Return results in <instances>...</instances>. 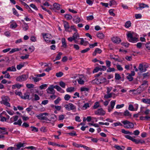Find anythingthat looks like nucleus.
<instances>
[{"label":"nucleus","mask_w":150,"mask_h":150,"mask_svg":"<svg viewBox=\"0 0 150 150\" xmlns=\"http://www.w3.org/2000/svg\"><path fill=\"white\" fill-rule=\"evenodd\" d=\"M30 127L32 128L31 130L33 131H34L35 132H38V128L34 127L33 126H31Z\"/></svg>","instance_id":"51"},{"label":"nucleus","mask_w":150,"mask_h":150,"mask_svg":"<svg viewBox=\"0 0 150 150\" xmlns=\"http://www.w3.org/2000/svg\"><path fill=\"white\" fill-rule=\"evenodd\" d=\"M73 21H74V22L76 23H79L80 21V18L78 16L76 18L74 19L73 20Z\"/></svg>","instance_id":"44"},{"label":"nucleus","mask_w":150,"mask_h":150,"mask_svg":"<svg viewBox=\"0 0 150 150\" xmlns=\"http://www.w3.org/2000/svg\"><path fill=\"white\" fill-rule=\"evenodd\" d=\"M127 75L126 78L129 81H131L133 80V78L132 77V76L130 75V74L127 73Z\"/></svg>","instance_id":"23"},{"label":"nucleus","mask_w":150,"mask_h":150,"mask_svg":"<svg viewBox=\"0 0 150 150\" xmlns=\"http://www.w3.org/2000/svg\"><path fill=\"white\" fill-rule=\"evenodd\" d=\"M142 101L143 103H145L150 105V99H142Z\"/></svg>","instance_id":"25"},{"label":"nucleus","mask_w":150,"mask_h":150,"mask_svg":"<svg viewBox=\"0 0 150 150\" xmlns=\"http://www.w3.org/2000/svg\"><path fill=\"white\" fill-rule=\"evenodd\" d=\"M73 145L74 146L77 147H82L83 146V145L75 143H73Z\"/></svg>","instance_id":"59"},{"label":"nucleus","mask_w":150,"mask_h":150,"mask_svg":"<svg viewBox=\"0 0 150 150\" xmlns=\"http://www.w3.org/2000/svg\"><path fill=\"white\" fill-rule=\"evenodd\" d=\"M123 115L126 116L131 117L132 116V114L129 112L127 110H126L123 113Z\"/></svg>","instance_id":"18"},{"label":"nucleus","mask_w":150,"mask_h":150,"mask_svg":"<svg viewBox=\"0 0 150 150\" xmlns=\"http://www.w3.org/2000/svg\"><path fill=\"white\" fill-rule=\"evenodd\" d=\"M28 78V75L26 74H23L17 77L16 79L17 81L22 82L25 81Z\"/></svg>","instance_id":"3"},{"label":"nucleus","mask_w":150,"mask_h":150,"mask_svg":"<svg viewBox=\"0 0 150 150\" xmlns=\"http://www.w3.org/2000/svg\"><path fill=\"white\" fill-rule=\"evenodd\" d=\"M48 113L47 112H44L43 113H40L38 115H37L36 116L38 117V119L40 120H42V118L43 117V115H48Z\"/></svg>","instance_id":"11"},{"label":"nucleus","mask_w":150,"mask_h":150,"mask_svg":"<svg viewBox=\"0 0 150 150\" xmlns=\"http://www.w3.org/2000/svg\"><path fill=\"white\" fill-rule=\"evenodd\" d=\"M31 77H32V79L33 80V81L35 82H38L41 79V78H37L36 77H34L33 76H31Z\"/></svg>","instance_id":"46"},{"label":"nucleus","mask_w":150,"mask_h":150,"mask_svg":"<svg viewBox=\"0 0 150 150\" xmlns=\"http://www.w3.org/2000/svg\"><path fill=\"white\" fill-rule=\"evenodd\" d=\"M19 50L18 48H13L12 49V50L9 52L10 54H11L14 52L18 51Z\"/></svg>","instance_id":"45"},{"label":"nucleus","mask_w":150,"mask_h":150,"mask_svg":"<svg viewBox=\"0 0 150 150\" xmlns=\"http://www.w3.org/2000/svg\"><path fill=\"white\" fill-rule=\"evenodd\" d=\"M64 17L67 20H70L72 19V16L69 14H66L65 15Z\"/></svg>","instance_id":"39"},{"label":"nucleus","mask_w":150,"mask_h":150,"mask_svg":"<svg viewBox=\"0 0 150 150\" xmlns=\"http://www.w3.org/2000/svg\"><path fill=\"white\" fill-rule=\"evenodd\" d=\"M16 71V68L14 66H12L11 67H9L7 69V71Z\"/></svg>","instance_id":"27"},{"label":"nucleus","mask_w":150,"mask_h":150,"mask_svg":"<svg viewBox=\"0 0 150 150\" xmlns=\"http://www.w3.org/2000/svg\"><path fill=\"white\" fill-rule=\"evenodd\" d=\"M71 98V96L68 94H66L64 97V99L66 100H68Z\"/></svg>","instance_id":"54"},{"label":"nucleus","mask_w":150,"mask_h":150,"mask_svg":"<svg viewBox=\"0 0 150 150\" xmlns=\"http://www.w3.org/2000/svg\"><path fill=\"white\" fill-rule=\"evenodd\" d=\"M131 23L130 21H127L125 25V27L126 28H129L131 26Z\"/></svg>","instance_id":"36"},{"label":"nucleus","mask_w":150,"mask_h":150,"mask_svg":"<svg viewBox=\"0 0 150 150\" xmlns=\"http://www.w3.org/2000/svg\"><path fill=\"white\" fill-rule=\"evenodd\" d=\"M115 78L116 80H119L121 79V77L119 74L116 73L115 74Z\"/></svg>","instance_id":"57"},{"label":"nucleus","mask_w":150,"mask_h":150,"mask_svg":"<svg viewBox=\"0 0 150 150\" xmlns=\"http://www.w3.org/2000/svg\"><path fill=\"white\" fill-rule=\"evenodd\" d=\"M114 10V9H110L109 11L110 15L113 16H115V14L113 12Z\"/></svg>","instance_id":"55"},{"label":"nucleus","mask_w":150,"mask_h":150,"mask_svg":"<svg viewBox=\"0 0 150 150\" xmlns=\"http://www.w3.org/2000/svg\"><path fill=\"white\" fill-rule=\"evenodd\" d=\"M22 21L23 22V25L22 26L23 28L25 31H26L28 29V26L24 22V20H22Z\"/></svg>","instance_id":"17"},{"label":"nucleus","mask_w":150,"mask_h":150,"mask_svg":"<svg viewBox=\"0 0 150 150\" xmlns=\"http://www.w3.org/2000/svg\"><path fill=\"white\" fill-rule=\"evenodd\" d=\"M24 144L21 143V142L18 143L16 145L17 149H19L21 147H23Z\"/></svg>","instance_id":"41"},{"label":"nucleus","mask_w":150,"mask_h":150,"mask_svg":"<svg viewBox=\"0 0 150 150\" xmlns=\"http://www.w3.org/2000/svg\"><path fill=\"white\" fill-rule=\"evenodd\" d=\"M116 100L112 101L110 102V105L112 109H113L115 104Z\"/></svg>","instance_id":"43"},{"label":"nucleus","mask_w":150,"mask_h":150,"mask_svg":"<svg viewBox=\"0 0 150 150\" xmlns=\"http://www.w3.org/2000/svg\"><path fill=\"white\" fill-rule=\"evenodd\" d=\"M99 106V103L98 102H96L93 106V108L94 109H96Z\"/></svg>","instance_id":"60"},{"label":"nucleus","mask_w":150,"mask_h":150,"mask_svg":"<svg viewBox=\"0 0 150 150\" xmlns=\"http://www.w3.org/2000/svg\"><path fill=\"white\" fill-rule=\"evenodd\" d=\"M26 87L28 88H33L34 85L32 84H27L26 85Z\"/></svg>","instance_id":"62"},{"label":"nucleus","mask_w":150,"mask_h":150,"mask_svg":"<svg viewBox=\"0 0 150 150\" xmlns=\"http://www.w3.org/2000/svg\"><path fill=\"white\" fill-rule=\"evenodd\" d=\"M74 87H70L67 88L66 91L67 92H71L74 91Z\"/></svg>","instance_id":"32"},{"label":"nucleus","mask_w":150,"mask_h":150,"mask_svg":"<svg viewBox=\"0 0 150 150\" xmlns=\"http://www.w3.org/2000/svg\"><path fill=\"white\" fill-rule=\"evenodd\" d=\"M115 71V69L113 68L109 67V68L107 70V72H111V71Z\"/></svg>","instance_id":"61"},{"label":"nucleus","mask_w":150,"mask_h":150,"mask_svg":"<svg viewBox=\"0 0 150 150\" xmlns=\"http://www.w3.org/2000/svg\"><path fill=\"white\" fill-rule=\"evenodd\" d=\"M12 10L13 13L17 16H19V14H18L17 11L15 9V8H13Z\"/></svg>","instance_id":"52"},{"label":"nucleus","mask_w":150,"mask_h":150,"mask_svg":"<svg viewBox=\"0 0 150 150\" xmlns=\"http://www.w3.org/2000/svg\"><path fill=\"white\" fill-rule=\"evenodd\" d=\"M30 93H29L26 92L24 94V96H21V98L23 99H28L29 97Z\"/></svg>","instance_id":"12"},{"label":"nucleus","mask_w":150,"mask_h":150,"mask_svg":"<svg viewBox=\"0 0 150 150\" xmlns=\"http://www.w3.org/2000/svg\"><path fill=\"white\" fill-rule=\"evenodd\" d=\"M105 113V112L101 108L95 111V114L100 115H103Z\"/></svg>","instance_id":"7"},{"label":"nucleus","mask_w":150,"mask_h":150,"mask_svg":"<svg viewBox=\"0 0 150 150\" xmlns=\"http://www.w3.org/2000/svg\"><path fill=\"white\" fill-rule=\"evenodd\" d=\"M141 88L140 86H139V88H138L137 89V91H136V92H134L133 94H139L141 93L142 92V91H143V89H141V88Z\"/></svg>","instance_id":"19"},{"label":"nucleus","mask_w":150,"mask_h":150,"mask_svg":"<svg viewBox=\"0 0 150 150\" xmlns=\"http://www.w3.org/2000/svg\"><path fill=\"white\" fill-rule=\"evenodd\" d=\"M61 99L60 97H58L56 100L54 101V103L56 105L57 104L59 103V102L61 101Z\"/></svg>","instance_id":"50"},{"label":"nucleus","mask_w":150,"mask_h":150,"mask_svg":"<svg viewBox=\"0 0 150 150\" xmlns=\"http://www.w3.org/2000/svg\"><path fill=\"white\" fill-rule=\"evenodd\" d=\"M22 122L21 119H20L17 122L15 121L13 124L14 125H18L19 126H21Z\"/></svg>","instance_id":"28"},{"label":"nucleus","mask_w":150,"mask_h":150,"mask_svg":"<svg viewBox=\"0 0 150 150\" xmlns=\"http://www.w3.org/2000/svg\"><path fill=\"white\" fill-rule=\"evenodd\" d=\"M111 40L113 42L117 44H119L121 42V39L117 37H113L112 38Z\"/></svg>","instance_id":"8"},{"label":"nucleus","mask_w":150,"mask_h":150,"mask_svg":"<svg viewBox=\"0 0 150 150\" xmlns=\"http://www.w3.org/2000/svg\"><path fill=\"white\" fill-rule=\"evenodd\" d=\"M109 2V5L110 6L117 4V3L115 0L110 1Z\"/></svg>","instance_id":"37"},{"label":"nucleus","mask_w":150,"mask_h":150,"mask_svg":"<svg viewBox=\"0 0 150 150\" xmlns=\"http://www.w3.org/2000/svg\"><path fill=\"white\" fill-rule=\"evenodd\" d=\"M17 26V25L16 23H13L10 25V27L12 28L15 29Z\"/></svg>","instance_id":"38"},{"label":"nucleus","mask_w":150,"mask_h":150,"mask_svg":"<svg viewBox=\"0 0 150 150\" xmlns=\"http://www.w3.org/2000/svg\"><path fill=\"white\" fill-rule=\"evenodd\" d=\"M53 6L54 8L56 9L57 10H59L60 8V5L59 4L57 3H54L53 4Z\"/></svg>","instance_id":"40"},{"label":"nucleus","mask_w":150,"mask_h":150,"mask_svg":"<svg viewBox=\"0 0 150 150\" xmlns=\"http://www.w3.org/2000/svg\"><path fill=\"white\" fill-rule=\"evenodd\" d=\"M20 1L21 3V4L23 6H25L26 8H29V6L26 3L22 1V0H19Z\"/></svg>","instance_id":"53"},{"label":"nucleus","mask_w":150,"mask_h":150,"mask_svg":"<svg viewBox=\"0 0 150 150\" xmlns=\"http://www.w3.org/2000/svg\"><path fill=\"white\" fill-rule=\"evenodd\" d=\"M80 76L81 77H79V79H77V80L79 84L83 85L84 83L83 79H82L83 77V76L82 75H80Z\"/></svg>","instance_id":"10"},{"label":"nucleus","mask_w":150,"mask_h":150,"mask_svg":"<svg viewBox=\"0 0 150 150\" xmlns=\"http://www.w3.org/2000/svg\"><path fill=\"white\" fill-rule=\"evenodd\" d=\"M127 36L128 38H130L129 40V42H133L137 41V38L135 37H133L132 34L131 33H128L127 34Z\"/></svg>","instance_id":"6"},{"label":"nucleus","mask_w":150,"mask_h":150,"mask_svg":"<svg viewBox=\"0 0 150 150\" xmlns=\"http://www.w3.org/2000/svg\"><path fill=\"white\" fill-rule=\"evenodd\" d=\"M92 82L93 83H96L97 84H100V79L96 78L92 81Z\"/></svg>","instance_id":"29"},{"label":"nucleus","mask_w":150,"mask_h":150,"mask_svg":"<svg viewBox=\"0 0 150 150\" xmlns=\"http://www.w3.org/2000/svg\"><path fill=\"white\" fill-rule=\"evenodd\" d=\"M122 132L125 134H130L132 135L133 134L131 132L125 130V129H122L121 130Z\"/></svg>","instance_id":"30"},{"label":"nucleus","mask_w":150,"mask_h":150,"mask_svg":"<svg viewBox=\"0 0 150 150\" xmlns=\"http://www.w3.org/2000/svg\"><path fill=\"white\" fill-rule=\"evenodd\" d=\"M116 56L118 57L117 58L114 57L112 55H110V59H113L115 61H117L119 62H120L121 61L120 60V59L119 58V57L118 56H115V57Z\"/></svg>","instance_id":"33"},{"label":"nucleus","mask_w":150,"mask_h":150,"mask_svg":"<svg viewBox=\"0 0 150 150\" xmlns=\"http://www.w3.org/2000/svg\"><path fill=\"white\" fill-rule=\"evenodd\" d=\"M63 75V73L61 71L57 73L56 74V76L57 77H60L62 76Z\"/></svg>","instance_id":"42"},{"label":"nucleus","mask_w":150,"mask_h":150,"mask_svg":"<svg viewBox=\"0 0 150 150\" xmlns=\"http://www.w3.org/2000/svg\"><path fill=\"white\" fill-rule=\"evenodd\" d=\"M122 122L124 124V127L126 128L129 129L133 128L134 127L133 124L131 122L127 120H125Z\"/></svg>","instance_id":"2"},{"label":"nucleus","mask_w":150,"mask_h":150,"mask_svg":"<svg viewBox=\"0 0 150 150\" xmlns=\"http://www.w3.org/2000/svg\"><path fill=\"white\" fill-rule=\"evenodd\" d=\"M64 107L68 111L76 109V106L71 103H69L64 105Z\"/></svg>","instance_id":"4"},{"label":"nucleus","mask_w":150,"mask_h":150,"mask_svg":"<svg viewBox=\"0 0 150 150\" xmlns=\"http://www.w3.org/2000/svg\"><path fill=\"white\" fill-rule=\"evenodd\" d=\"M48 144L49 145H52L53 146H59L58 144H57L55 142H48Z\"/></svg>","instance_id":"56"},{"label":"nucleus","mask_w":150,"mask_h":150,"mask_svg":"<svg viewBox=\"0 0 150 150\" xmlns=\"http://www.w3.org/2000/svg\"><path fill=\"white\" fill-rule=\"evenodd\" d=\"M149 73L147 72L146 73H145L142 74V76L144 78H148L149 76Z\"/></svg>","instance_id":"47"},{"label":"nucleus","mask_w":150,"mask_h":150,"mask_svg":"<svg viewBox=\"0 0 150 150\" xmlns=\"http://www.w3.org/2000/svg\"><path fill=\"white\" fill-rule=\"evenodd\" d=\"M64 22V26L66 31H67L69 28V23L66 21H63Z\"/></svg>","instance_id":"15"},{"label":"nucleus","mask_w":150,"mask_h":150,"mask_svg":"<svg viewBox=\"0 0 150 150\" xmlns=\"http://www.w3.org/2000/svg\"><path fill=\"white\" fill-rule=\"evenodd\" d=\"M100 84L106 82V84H108L109 83V81H107V80L105 78H101L100 79Z\"/></svg>","instance_id":"21"},{"label":"nucleus","mask_w":150,"mask_h":150,"mask_svg":"<svg viewBox=\"0 0 150 150\" xmlns=\"http://www.w3.org/2000/svg\"><path fill=\"white\" fill-rule=\"evenodd\" d=\"M18 117L17 115H15L13 116L12 117H11L10 119V120L13 119L14 121H16L18 119Z\"/></svg>","instance_id":"48"},{"label":"nucleus","mask_w":150,"mask_h":150,"mask_svg":"<svg viewBox=\"0 0 150 150\" xmlns=\"http://www.w3.org/2000/svg\"><path fill=\"white\" fill-rule=\"evenodd\" d=\"M114 147L117 150H123L125 148L124 146H122L121 147L120 146L117 145H115Z\"/></svg>","instance_id":"22"},{"label":"nucleus","mask_w":150,"mask_h":150,"mask_svg":"<svg viewBox=\"0 0 150 150\" xmlns=\"http://www.w3.org/2000/svg\"><path fill=\"white\" fill-rule=\"evenodd\" d=\"M54 88H56L58 91H60L62 90V89L59 86L57 85L54 86Z\"/></svg>","instance_id":"58"},{"label":"nucleus","mask_w":150,"mask_h":150,"mask_svg":"<svg viewBox=\"0 0 150 150\" xmlns=\"http://www.w3.org/2000/svg\"><path fill=\"white\" fill-rule=\"evenodd\" d=\"M102 52V50L101 49L99 48H96L94 52L93 53V56H95L97 53L100 54Z\"/></svg>","instance_id":"13"},{"label":"nucleus","mask_w":150,"mask_h":150,"mask_svg":"<svg viewBox=\"0 0 150 150\" xmlns=\"http://www.w3.org/2000/svg\"><path fill=\"white\" fill-rule=\"evenodd\" d=\"M47 85L46 84L42 85H41L40 86V88L41 89H44L47 88Z\"/></svg>","instance_id":"63"},{"label":"nucleus","mask_w":150,"mask_h":150,"mask_svg":"<svg viewBox=\"0 0 150 150\" xmlns=\"http://www.w3.org/2000/svg\"><path fill=\"white\" fill-rule=\"evenodd\" d=\"M139 69L140 71L142 72H145L146 70V68H144L143 67V65L142 64H140L139 65Z\"/></svg>","instance_id":"20"},{"label":"nucleus","mask_w":150,"mask_h":150,"mask_svg":"<svg viewBox=\"0 0 150 150\" xmlns=\"http://www.w3.org/2000/svg\"><path fill=\"white\" fill-rule=\"evenodd\" d=\"M62 47H63L64 48H66L67 45L65 39L64 38H62Z\"/></svg>","instance_id":"24"},{"label":"nucleus","mask_w":150,"mask_h":150,"mask_svg":"<svg viewBox=\"0 0 150 150\" xmlns=\"http://www.w3.org/2000/svg\"><path fill=\"white\" fill-rule=\"evenodd\" d=\"M22 86V85L18 83L17 84L13 86L12 88L13 89H15L16 88H20Z\"/></svg>","instance_id":"34"},{"label":"nucleus","mask_w":150,"mask_h":150,"mask_svg":"<svg viewBox=\"0 0 150 150\" xmlns=\"http://www.w3.org/2000/svg\"><path fill=\"white\" fill-rule=\"evenodd\" d=\"M1 101H0L1 104H4L9 107H11L10 104L8 102L10 99L8 96H3L1 97Z\"/></svg>","instance_id":"1"},{"label":"nucleus","mask_w":150,"mask_h":150,"mask_svg":"<svg viewBox=\"0 0 150 150\" xmlns=\"http://www.w3.org/2000/svg\"><path fill=\"white\" fill-rule=\"evenodd\" d=\"M59 85L63 88H65V83L62 81L59 82Z\"/></svg>","instance_id":"49"},{"label":"nucleus","mask_w":150,"mask_h":150,"mask_svg":"<svg viewBox=\"0 0 150 150\" xmlns=\"http://www.w3.org/2000/svg\"><path fill=\"white\" fill-rule=\"evenodd\" d=\"M43 38L48 43L50 42V40H47L46 39L50 38V37H51V35L49 34H42Z\"/></svg>","instance_id":"9"},{"label":"nucleus","mask_w":150,"mask_h":150,"mask_svg":"<svg viewBox=\"0 0 150 150\" xmlns=\"http://www.w3.org/2000/svg\"><path fill=\"white\" fill-rule=\"evenodd\" d=\"M54 87L53 85H51L46 90L48 93L54 95L55 94V91L54 90Z\"/></svg>","instance_id":"5"},{"label":"nucleus","mask_w":150,"mask_h":150,"mask_svg":"<svg viewBox=\"0 0 150 150\" xmlns=\"http://www.w3.org/2000/svg\"><path fill=\"white\" fill-rule=\"evenodd\" d=\"M97 36L98 38L100 39H102L104 37V34L102 33H98L97 34Z\"/></svg>","instance_id":"31"},{"label":"nucleus","mask_w":150,"mask_h":150,"mask_svg":"<svg viewBox=\"0 0 150 150\" xmlns=\"http://www.w3.org/2000/svg\"><path fill=\"white\" fill-rule=\"evenodd\" d=\"M146 47L148 50H150V42H147L146 44Z\"/></svg>","instance_id":"64"},{"label":"nucleus","mask_w":150,"mask_h":150,"mask_svg":"<svg viewBox=\"0 0 150 150\" xmlns=\"http://www.w3.org/2000/svg\"><path fill=\"white\" fill-rule=\"evenodd\" d=\"M72 37L74 40L77 39L78 38H79V35L77 32H75L72 36Z\"/></svg>","instance_id":"26"},{"label":"nucleus","mask_w":150,"mask_h":150,"mask_svg":"<svg viewBox=\"0 0 150 150\" xmlns=\"http://www.w3.org/2000/svg\"><path fill=\"white\" fill-rule=\"evenodd\" d=\"M62 54V52H60L57 54V56L55 58V59L54 60V62H55L56 60L60 59L61 58V56Z\"/></svg>","instance_id":"35"},{"label":"nucleus","mask_w":150,"mask_h":150,"mask_svg":"<svg viewBox=\"0 0 150 150\" xmlns=\"http://www.w3.org/2000/svg\"><path fill=\"white\" fill-rule=\"evenodd\" d=\"M50 119L51 120H52L53 122H54L56 121L57 119V117L56 115L54 114H52L50 115Z\"/></svg>","instance_id":"16"},{"label":"nucleus","mask_w":150,"mask_h":150,"mask_svg":"<svg viewBox=\"0 0 150 150\" xmlns=\"http://www.w3.org/2000/svg\"><path fill=\"white\" fill-rule=\"evenodd\" d=\"M139 9L140 10H142L143 8L145 7L148 8L149 7L148 5L145 4L143 3H139Z\"/></svg>","instance_id":"14"}]
</instances>
